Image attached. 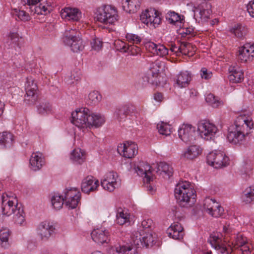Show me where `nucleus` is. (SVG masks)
I'll return each instance as SVG.
<instances>
[{"mask_svg": "<svg viewBox=\"0 0 254 254\" xmlns=\"http://www.w3.org/2000/svg\"><path fill=\"white\" fill-rule=\"evenodd\" d=\"M71 123L78 128L85 129L94 127H99L105 122L104 116L100 114H91L89 110L84 108L77 109L71 114Z\"/></svg>", "mask_w": 254, "mask_h": 254, "instance_id": "f257e3e1", "label": "nucleus"}, {"mask_svg": "<svg viewBox=\"0 0 254 254\" xmlns=\"http://www.w3.org/2000/svg\"><path fill=\"white\" fill-rule=\"evenodd\" d=\"M254 122L250 115L242 114L239 116L235 121V128H229L227 139L230 142L237 144L242 141L245 134L252 129Z\"/></svg>", "mask_w": 254, "mask_h": 254, "instance_id": "f03ea898", "label": "nucleus"}, {"mask_svg": "<svg viewBox=\"0 0 254 254\" xmlns=\"http://www.w3.org/2000/svg\"><path fill=\"white\" fill-rule=\"evenodd\" d=\"M1 210L3 215L9 216L13 215L14 223L19 226L25 223L23 209L18 207L17 199L12 195L4 193L1 195Z\"/></svg>", "mask_w": 254, "mask_h": 254, "instance_id": "7ed1b4c3", "label": "nucleus"}, {"mask_svg": "<svg viewBox=\"0 0 254 254\" xmlns=\"http://www.w3.org/2000/svg\"><path fill=\"white\" fill-rule=\"evenodd\" d=\"M156 236L155 234L150 233L141 234L139 231H134L131 236L130 243L132 247L122 246L116 248V251L114 254H132L131 251L133 247L139 248L141 246L146 248L152 247L155 243Z\"/></svg>", "mask_w": 254, "mask_h": 254, "instance_id": "20e7f679", "label": "nucleus"}, {"mask_svg": "<svg viewBox=\"0 0 254 254\" xmlns=\"http://www.w3.org/2000/svg\"><path fill=\"white\" fill-rule=\"evenodd\" d=\"M174 192L176 199L183 207L190 201L193 202L196 197L195 191L192 185L188 181L179 182L176 186Z\"/></svg>", "mask_w": 254, "mask_h": 254, "instance_id": "39448f33", "label": "nucleus"}, {"mask_svg": "<svg viewBox=\"0 0 254 254\" xmlns=\"http://www.w3.org/2000/svg\"><path fill=\"white\" fill-rule=\"evenodd\" d=\"M118 11L112 5H105L98 9L96 13L97 20L105 24H114L118 20Z\"/></svg>", "mask_w": 254, "mask_h": 254, "instance_id": "423d86ee", "label": "nucleus"}, {"mask_svg": "<svg viewBox=\"0 0 254 254\" xmlns=\"http://www.w3.org/2000/svg\"><path fill=\"white\" fill-rule=\"evenodd\" d=\"M79 32L75 29L66 30L63 38L64 43L69 46L74 52L82 51L84 47Z\"/></svg>", "mask_w": 254, "mask_h": 254, "instance_id": "0eeeda50", "label": "nucleus"}, {"mask_svg": "<svg viewBox=\"0 0 254 254\" xmlns=\"http://www.w3.org/2000/svg\"><path fill=\"white\" fill-rule=\"evenodd\" d=\"M229 161L228 157L221 151L211 152L207 156L208 164L216 169L226 166L228 165Z\"/></svg>", "mask_w": 254, "mask_h": 254, "instance_id": "6e6552de", "label": "nucleus"}, {"mask_svg": "<svg viewBox=\"0 0 254 254\" xmlns=\"http://www.w3.org/2000/svg\"><path fill=\"white\" fill-rule=\"evenodd\" d=\"M141 22L152 27H157L161 22L160 13L155 9L150 8L143 11L140 16Z\"/></svg>", "mask_w": 254, "mask_h": 254, "instance_id": "1a4fd4ad", "label": "nucleus"}, {"mask_svg": "<svg viewBox=\"0 0 254 254\" xmlns=\"http://www.w3.org/2000/svg\"><path fill=\"white\" fill-rule=\"evenodd\" d=\"M197 130L202 138L209 140L214 137L218 128L213 123L202 120L199 121L197 124Z\"/></svg>", "mask_w": 254, "mask_h": 254, "instance_id": "9d476101", "label": "nucleus"}, {"mask_svg": "<svg viewBox=\"0 0 254 254\" xmlns=\"http://www.w3.org/2000/svg\"><path fill=\"white\" fill-rule=\"evenodd\" d=\"M25 100L34 103L37 98L38 88L37 84L34 78L28 77L25 84Z\"/></svg>", "mask_w": 254, "mask_h": 254, "instance_id": "9b49d317", "label": "nucleus"}, {"mask_svg": "<svg viewBox=\"0 0 254 254\" xmlns=\"http://www.w3.org/2000/svg\"><path fill=\"white\" fill-rule=\"evenodd\" d=\"M81 197V193L76 188H67L64 191L65 204L69 208H75L77 206Z\"/></svg>", "mask_w": 254, "mask_h": 254, "instance_id": "f8f14e48", "label": "nucleus"}, {"mask_svg": "<svg viewBox=\"0 0 254 254\" xmlns=\"http://www.w3.org/2000/svg\"><path fill=\"white\" fill-rule=\"evenodd\" d=\"M179 138L186 143H190L195 140V127L190 124H184L178 129Z\"/></svg>", "mask_w": 254, "mask_h": 254, "instance_id": "ddd939ff", "label": "nucleus"}, {"mask_svg": "<svg viewBox=\"0 0 254 254\" xmlns=\"http://www.w3.org/2000/svg\"><path fill=\"white\" fill-rule=\"evenodd\" d=\"M117 150L124 157L132 158L137 154L138 147L134 142L128 141L118 145Z\"/></svg>", "mask_w": 254, "mask_h": 254, "instance_id": "4468645a", "label": "nucleus"}, {"mask_svg": "<svg viewBox=\"0 0 254 254\" xmlns=\"http://www.w3.org/2000/svg\"><path fill=\"white\" fill-rule=\"evenodd\" d=\"M203 208L209 215L214 217L221 216L224 212L221 205L215 200L210 198L204 199Z\"/></svg>", "mask_w": 254, "mask_h": 254, "instance_id": "2eb2a0df", "label": "nucleus"}, {"mask_svg": "<svg viewBox=\"0 0 254 254\" xmlns=\"http://www.w3.org/2000/svg\"><path fill=\"white\" fill-rule=\"evenodd\" d=\"M118 176L117 173L111 171L106 173L101 181L103 189L109 191H113L118 186L117 181Z\"/></svg>", "mask_w": 254, "mask_h": 254, "instance_id": "dca6fc26", "label": "nucleus"}, {"mask_svg": "<svg viewBox=\"0 0 254 254\" xmlns=\"http://www.w3.org/2000/svg\"><path fill=\"white\" fill-rule=\"evenodd\" d=\"M238 53V59L241 62H250L254 58V45L249 43L246 44L239 48Z\"/></svg>", "mask_w": 254, "mask_h": 254, "instance_id": "f3484780", "label": "nucleus"}, {"mask_svg": "<svg viewBox=\"0 0 254 254\" xmlns=\"http://www.w3.org/2000/svg\"><path fill=\"white\" fill-rule=\"evenodd\" d=\"M62 18L66 20L78 21L81 18L82 14L80 10L75 7H66L61 11Z\"/></svg>", "mask_w": 254, "mask_h": 254, "instance_id": "a211bd4d", "label": "nucleus"}, {"mask_svg": "<svg viewBox=\"0 0 254 254\" xmlns=\"http://www.w3.org/2000/svg\"><path fill=\"white\" fill-rule=\"evenodd\" d=\"M136 172L138 175H144L143 181L144 182L149 183L153 180V176L152 173L151 167L147 163L140 162L138 165L135 167Z\"/></svg>", "mask_w": 254, "mask_h": 254, "instance_id": "6ab92c4d", "label": "nucleus"}, {"mask_svg": "<svg viewBox=\"0 0 254 254\" xmlns=\"http://www.w3.org/2000/svg\"><path fill=\"white\" fill-rule=\"evenodd\" d=\"M196 5L193 7L194 13L199 10L201 19L204 21H206L211 14V5L206 2L201 1V0H197Z\"/></svg>", "mask_w": 254, "mask_h": 254, "instance_id": "aec40b11", "label": "nucleus"}, {"mask_svg": "<svg viewBox=\"0 0 254 254\" xmlns=\"http://www.w3.org/2000/svg\"><path fill=\"white\" fill-rule=\"evenodd\" d=\"M92 240L98 244L108 243L110 241L109 233L103 228L94 229L91 233Z\"/></svg>", "mask_w": 254, "mask_h": 254, "instance_id": "412c9836", "label": "nucleus"}, {"mask_svg": "<svg viewBox=\"0 0 254 254\" xmlns=\"http://www.w3.org/2000/svg\"><path fill=\"white\" fill-rule=\"evenodd\" d=\"M145 49L153 55L164 57L168 55V50L163 45L156 44L150 41L144 44Z\"/></svg>", "mask_w": 254, "mask_h": 254, "instance_id": "4be33fe9", "label": "nucleus"}, {"mask_svg": "<svg viewBox=\"0 0 254 254\" xmlns=\"http://www.w3.org/2000/svg\"><path fill=\"white\" fill-rule=\"evenodd\" d=\"M99 186L97 180L92 176H87L83 180L81 188L83 192L88 193L96 190Z\"/></svg>", "mask_w": 254, "mask_h": 254, "instance_id": "5701e85b", "label": "nucleus"}, {"mask_svg": "<svg viewBox=\"0 0 254 254\" xmlns=\"http://www.w3.org/2000/svg\"><path fill=\"white\" fill-rule=\"evenodd\" d=\"M167 233L170 238L175 240H181L183 238L185 232L181 224L174 223L168 228Z\"/></svg>", "mask_w": 254, "mask_h": 254, "instance_id": "b1692460", "label": "nucleus"}, {"mask_svg": "<svg viewBox=\"0 0 254 254\" xmlns=\"http://www.w3.org/2000/svg\"><path fill=\"white\" fill-rule=\"evenodd\" d=\"M55 230L52 223L49 221H44L40 224L38 228V233L41 239H48Z\"/></svg>", "mask_w": 254, "mask_h": 254, "instance_id": "393cba45", "label": "nucleus"}, {"mask_svg": "<svg viewBox=\"0 0 254 254\" xmlns=\"http://www.w3.org/2000/svg\"><path fill=\"white\" fill-rule=\"evenodd\" d=\"M228 78L232 83L241 82L244 79V72L238 65H231L229 68Z\"/></svg>", "mask_w": 254, "mask_h": 254, "instance_id": "a878e982", "label": "nucleus"}, {"mask_svg": "<svg viewBox=\"0 0 254 254\" xmlns=\"http://www.w3.org/2000/svg\"><path fill=\"white\" fill-rule=\"evenodd\" d=\"M134 108L132 105L125 104L118 106L114 112L115 117L119 120L125 119L133 113Z\"/></svg>", "mask_w": 254, "mask_h": 254, "instance_id": "bb28decb", "label": "nucleus"}, {"mask_svg": "<svg viewBox=\"0 0 254 254\" xmlns=\"http://www.w3.org/2000/svg\"><path fill=\"white\" fill-rule=\"evenodd\" d=\"M29 162L30 168L34 171L40 170L45 163L43 155L40 152H33L31 155Z\"/></svg>", "mask_w": 254, "mask_h": 254, "instance_id": "cd10ccee", "label": "nucleus"}, {"mask_svg": "<svg viewBox=\"0 0 254 254\" xmlns=\"http://www.w3.org/2000/svg\"><path fill=\"white\" fill-rule=\"evenodd\" d=\"M202 153V149L198 145H193L188 147L183 156L184 158L192 160L198 157Z\"/></svg>", "mask_w": 254, "mask_h": 254, "instance_id": "c85d7f7f", "label": "nucleus"}, {"mask_svg": "<svg viewBox=\"0 0 254 254\" xmlns=\"http://www.w3.org/2000/svg\"><path fill=\"white\" fill-rule=\"evenodd\" d=\"M191 80V74L190 72L185 71L181 72L177 76L176 83L181 88L186 87Z\"/></svg>", "mask_w": 254, "mask_h": 254, "instance_id": "c756f323", "label": "nucleus"}, {"mask_svg": "<svg viewBox=\"0 0 254 254\" xmlns=\"http://www.w3.org/2000/svg\"><path fill=\"white\" fill-rule=\"evenodd\" d=\"M243 203L249 204L254 202V184L247 187L243 192L241 196Z\"/></svg>", "mask_w": 254, "mask_h": 254, "instance_id": "7c9ffc66", "label": "nucleus"}, {"mask_svg": "<svg viewBox=\"0 0 254 254\" xmlns=\"http://www.w3.org/2000/svg\"><path fill=\"white\" fill-rule=\"evenodd\" d=\"M156 172L163 178H169L173 173V168L165 162H160L158 164Z\"/></svg>", "mask_w": 254, "mask_h": 254, "instance_id": "2f4dec72", "label": "nucleus"}, {"mask_svg": "<svg viewBox=\"0 0 254 254\" xmlns=\"http://www.w3.org/2000/svg\"><path fill=\"white\" fill-rule=\"evenodd\" d=\"M11 14L16 20H19L23 22L29 21L31 20V15L25 11L18 8L13 9Z\"/></svg>", "mask_w": 254, "mask_h": 254, "instance_id": "473e14b6", "label": "nucleus"}, {"mask_svg": "<svg viewBox=\"0 0 254 254\" xmlns=\"http://www.w3.org/2000/svg\"><path fill=\"white\" fill-rule=\"evenodd\" d=\"M123 4V9L128 13H134L139 8L138 0H126Z\"/></svg>", "mask_w": 254, "mask_h": 254, "instance_id": "72a5a7b5", "label": "nucleus"}, {"mask_svg": "<svg viewBox=\"0 0 254 254\" xmlns=\"http://www.w3.org/2000/svg\"><path fill=\"white\" fill-rule=\"evenodd\" d=\"M129 221V214L126 210L119 208L116 215V222L120 225H123Z\"/></svg>", "mask_w": 254, "mask_h": 254, "instance_id": "f704fd0d", "label": "nucleus"}, {"mask_svg": "<svg viewBox=\"0 0 254 254\" xmlns=\"http://www.w3.org/2000/svg\"><path fill=\"white\" fill-rule=\"evenodd\" d=\"M230 32L233 33L237 37L242 38L247 34L248 29L244 25L237 24L231 29Z\"/></svg>", "mask_w": 254, "mask_h": 254, "instance_id": "c9c22d12", "label": "nucleus"}, {"mask_svg": "<svg viewBox=\"0 0 254 254\" xmlns=\"http://www.w3.org/2000/svg\"><path fill=\"white\" fill-rule=\"evenodd\" d=\"M181 54L188 56H192L195 52L196 48L190 43L182 42L180 44Z\"/></svg>", "mask_w": 254, "mask_h": 254, "instance_id": "e433bc0d", "label": "nucleus"}, {"mask_svg": "<svg viewBox=\"0 0 254 254\" xmlns=\"http://www.w3.org/2000/svg\"><path fill=\"white\" fill-rule=\"evenodd\" d=\"M51 10V7L47 3H40L39 6L34 7V9H31V12L38 15H47Z\"/></svg>", "mask_w": 254, "mask_h": 254, "instance_id": "4c0bfd02", "label": "nucleus"}, {"mask_svg": "<svg viewBox=\"0 0 254 254\" xmlns=\"http://www.w3.org/2000/svg\"><path fill=\"white\" fill-rule=\"evenodd\" d=\"M163 63L156 60L150 64L149 70L153 77H157L159 74L160 70L162 68Z\"/></svg>", "mask_w": 254, "mask_h": 254, "instance_id": "58836bf2", "label": "nucleus"}, {"mask_svg": "<svg viewBox=\"0 0 254 254\" xmlns=\"http://www.w3.org/2000/svg\"><path fill=\"white\" fill-rule=\"evenodd\" d=\"M205 100L208 103L214 108L219 107L224 104V102L222 100L211 93L207 95Z\"/></svg>", "mask_w": 254, "mask_h": 254, "instance_id": "ea45409f", "label": "nucleus"}, {"mask_svg": "<svg viewBox=\"0 0 254 254\" xmlns=\"http://www.w3.org/2000/svg\"><path fill=\"white\" fill-rule=\"evenodd\" d=\"M157 128L160 134L165 136L169 135L172 129L170 125L163 122L157 124Z\"/></svg>", "mask_w": 254, "mask_h": 254, "instance_id": "a19ab883", "label": "nucleus"}, {"mask_svg": "<svg viewBox=\"0 0 254 254\" xmlns=\"http://www.w3.org/2000/svg\"><path fill=\"white\" fill-rule=\"evenodd\" d=\"M13 141V135L8 132L0 133V144L4 146L10 145Z\"/></svg>", "mask_w": 254, "mask_h": 254, "instance_id": "79ce46f5", "label": "nucleus"}, {"mask_svg": "<svg viewBox=\"0 0 254 254\" xmlns=\"http://www.w3.org/2000/svg\"><path fill=\"white\" fill-rule=\"evenodd\" d=\"M101 98V95L98 91H93L89 94L86 103L89 105H96L99 103Z\"/></svg>", "mask_w": 254, "mask_h": 254, "instance_id": "37998d69", "label": "nucleus"}, {"mask_svg": "<svg viewBox=\"0 0 254 254\" xmlns=\"http://www.w3.org/2000/svg\"><path fill=\"white\" fill-rule=\"evenodd\" d=\"M71 159L80 164L85 159V153L80 148L75 149L71 154Z\"/></svg>", "mask_w": 254, "mask_h": 254, "instance_id": "c03bdc74", "label": "nucleus"}, {"mask_svg": "<svg viewBox=\"0 0 254 254\" xmlns=\"http://www.w3.org/2000/svg\"><path fill=\"white\" fill-rule=\"evenodd\" d=\"M208 242L213 248H218V245L222 243L221 234L213 232L209 237Z\"/></svg>", "mask_w": 254, "mask_h": 254, "instance_id": "a18cd8bd", "label": "nucleus"}, {"mask_svg": "<svg viewBox=\"0 0 254 254\" xmlns=\"http://www.w3.org/2000/svg\"><path fill=\"white\" fill-rule=\"evenodd\" d=\"M153 224L152 220L150 219L143 220L141 223V225L138 226L137 231L141 232V234L144 235L145 232H149V229L151 227Z\"/></svg>", "mask_w": 254, "mask_h": 254, "instance_id": "49530a36", "label": "nucleus"}, {"mask_svg": "<svg viewBox=\"0 0 254 254\" xmlns=\"http://www.w3.org/2000/svg\"><path fill=\"white\" fill-rule=\"evenodd\" d=\"M64 199L63 196L55 195H54L51 199V202L53 206L56 209H61L64 204Z\"/></svg>", "mask_w": 254, "mask_h": 254, "instance_id": "de8ad7c7", "label": "nucleus"}, {"mask_svg": "<svg viewBox=\"0 0 254 254\" xmlns=\"http://www.w3.org/2000/svg\"><path fill=\"white\" fill-rule=\"evenodd\" d=\"M114 45L116 49L121 52L127 53L129 51V45L122 40H115Z\"/></svg>", "mask_w": 254, "mask_h": 254, "instance_id": "09e8293b", "label": "nucleus"}, {"mask_svg": "<svg viewBox=\"0 0 254 254\" xmlns=\"http://www.w3.org/2000/svg\"><path fill=\"white\" fill-rule=\"evenodd\" d=\"M168 20L170 23L175 24L177 23H181L183 19L178 13L172 11L168 13Z\"/></svg>", "mask_w": 254, "mask_h": 254, "instance_id": "8fccbe9b", "label": "nucleus"}, {"mask_svg": "<svg viewBox=\"0 0 254 254\" xmlns=\"http://www.w3.org/2000/svg\"><path fill=\"white\" fill-rule=\"evenodd\" d=\"M126 38L129 43H131L133 44H138L141 41L140 36L132 33H127L126 36Z\"/></svg>", "mask_w": 254, "mask_h": 254, "instance_id": "3c124183", "label": "nucleus"}, {"mask_svg": "<svg viewBox=\"0 0 254 254\" xmlns=\"http://www.w3.org/2000/svg\"><path fill=\"white\" fill-rule=\"evenodd\" d=\"M247 242L246 238L243 237L242 235L237 236L236 239L232 242L235 249H239L241 246L245 244Z\"/></svg>", "mask_w": 254, "mask_h": 254, "instance_id": "603ef678", "label": "nucleus"}, {"mask_svg": "<svg viewBox=\"0 0 254 254\" xmlns=\"http://www.w3.org/2000/svg\"><path fill=\"white\" fill-rule=\"evenodd\" d=\"M51 109V105L49 103H42L38 107V111L39 114H44L50 112Z\"/></svg>", "mask_w": 254, "mask_h": 254, "instance_id": "864d4df0", "label": "nucleus"}, {"mask_svg": "<svg viewBox=\"0 0 254 254\" xmlns=\"http://www.w3.org/2000/svg\"><path fill=\"white\" fill-rule=\"evenodd\" d=\"M81 74L80 70L77 69L73 71L70 76L71 81L69 82V83L73 84L75 81L77 82L79 81L81 79Z\"/></svg>", "mask_w": 254, "mask_h": 254, "instance_id": "5fc2aeb1", "label": "nucleus"}, {"mask_svg": "<svg viewBox=\"0 0 254 254\" xmlns=\"http://www.w3.org/2000/svg\"><path fill=\"white\" fill-rule=\"evenodd\" d=\"M9 236V231L7 228H3L0 230V240L2 242H6Z\"/></svg>", "mask_w": 254, "mask_h": 254, "instance_id": "6e6d98bb", "label": "nucleus"}, {"mask_svg": "<svg viewBox=\"0 0 254 254\" xmlns=\"http://www.w3.org/2000/svg\"><path fill=\"white\" fill-rule=\"evenodd\" d=\"M92 48L96 51H99L102 47V42L98 38L93 39L91 42Z\"/></svg>", "mask_w": 254, "mask_h": 254, "instance_id": "4d7b16f0", "label": "nucleus"}, {"mask_svg": "<svg viewBox=\"0 0 254 254\" xmlns=\"http://www.w3.org/2000/svg\"><path fill=\"white\" fill-rule=\"evenodd\" d=\"M200 76L202 79L207 80L210 79L212 76V73L208 71L206 68L203 67L200 70Z\"/></svg>", "mask_w": 254, "mask_h": 254, "instance_id": "13d9d810", "label": "nucleus"}, {"mask_svg": "<svg viewBox=\"0 0 254 254\" xmlns=\"http://www.w3.org/2000/svg\"><path fill=\"white\" fill-rule=\"evenodd\" d=\"M215 249L219 251L221 254H230L232 250L231 247H226L222 243L218 245V248H215Z\"/></svg>", "mask_w": 254, "mask_h": 254, "instance_id": "bf43d9fd", "label": "nucleus"}, {"mask_svg": "<svg viewBox=\"0 0 254 254\" xmlns=\"http://www.w3.org/2000/svg\"><path fill=\"white\" fill-rule=\"evenodd\" d=\"M182 30L183 31L181 32V34L183 37H186L187 35L192 36L195 35L194 28L192 27L183 28Z\"/></svg>", "mask_w": 254, "mask_h": 254, "instance_id": "052dcab7", "label": "nucleus"}, {"mask_svg": "<svg viewBox=\"0 0 254 254\" xmlns=\"http://www.w3.org/2000/svg\"><path fill=\"white\" fill-rule=\"evenodd\" d=\"M247 10L250 16L254 18V0L249 2L247 6Z\"/></svg>", "mask_w": 254, "mask_h": 254, "instance_id": "680f3d73", "label": "nucleus"}, {"mask_svg": "<svg viewBox=\"0 0 254 254\" xmlns=\"http://www.w3.org/2000/svg\"><path fill=\"white\" fill-rule=\"evenodd\" d=\"M238 249L241 252L242 254H250V245L246 243L245 244L241 246Z\"/></svg>", "mask_w": 254, "mask_h": 254, "instance_id": "e2e57ef3", "label": "nucleus"}, {"mask_svg": "<svg viewBox=\"0 0 254 254\" xmlns=\"http://www.w3.org/2000/svg\"><path fill=\"white\" fill-rule=\"evenodd\" d=\"M141 49L139 47L135 46H129V50L128 52L130 53L132 55H135L140 52Z\"/></svg>", "mask_w": 254, "mask_h": 254, "instance_id": "0e129e2a", "label": "nucleus"}, {"mask_svg": "<svg viewBox=\"0 0 254 254\" xmlns=\"http://www.w3.org/2000/svg\"><path fill=\"white\" fill-rule=\"evenodd\" d=\"M8 39L12 42H16L18 39V34L16 32H10L8 35Z\"/></svg>", "mask_w": 254, "mask_h": 254, "instance_id": "69168bd1", "label": "nucleus"}, {"mask_svg": "<svg viewBox=\"0 0 254 254\" xmlns=\"http://www.w3.org/2000/svg\"><path fill=\"white\" fill-rule=\"evenodd\" d=\"M42 0H22L25 4L30 6H34L40 2Z\"/></svg>", "mask_w": 254, "mask_h": 254, "instance_id": "338daca9", "label": "nucleus"}, {"mask_svg": "<svg viewBox=\"0 0 254 254\" xmlns=\"http://www.w3.org/2000/svg\"><path fill=\"white\" fill-rule=\"evenodd\" d=\"M170 50L172 52L176 53V56H179L181 54V49H180V45L179 46H177L175 45H172Z\"/></svg>", "mask_w": 254, "mask_h": 254, "instance_id": "774afa93", "label": "nucleus"}]
</instances>
